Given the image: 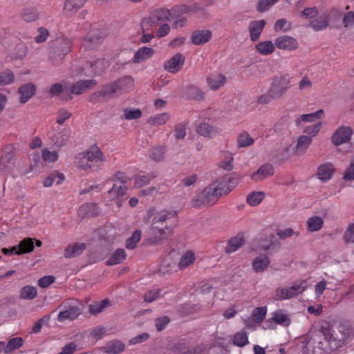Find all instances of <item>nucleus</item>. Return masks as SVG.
<instances>
[{
  "label": "nucleus",
  "mask_w": 354,
  "mask_h": 354,
  "mask_svg": "<svg viewBox=\"0 0 354 354\" xmlns=\"http://www.w3.org/2000/svg\"><path fill=\"white\" fill-rule=\"evenodd\" d=\"M222 188L212 184L198 193L192 201L193 207L198 208L202 205H212L223 195Z\"/></svg>",
  "instance_id": "obj_5"
},
{
  "label": "nucleus",
  "mask_w": 354,
  "mask_h": 354,
  "mask_svg": "<svg viewBox=\"0 0 354 354\" xmlns=\"http://www.w3.org/2000/svg\"><path fill=\"white\" fill-rule=\"evenodd\" d=\"M97 84L95 80H79L75 83L68 84L69 93H64L61 100L68 101L73 99V95H79L93 88Z\"/></svg>",
  "instance_id": "obj_8"
},
{
  "label": "nucleus",
  "mask_w": 354,
  "mask_h": 354,
  "mask_svg": "<svg viewBox=\"0 0 354 354\" xmlns=\"http://www.w3.org/2000/svg\"><path fill=\"white\" fill-rule=\"evenodd\" d=\"M212 37V33L209 30H196L192 32L191 41L194 45H203L208 42Z\"/></svg>",
  "instance_id": "obj_21"
},
{
  "label": "nucleus",
  "mask_w": 354,
  "mask_h": 354,
  "mask_svg": "<svg viewBox=\"0 0 354 354\" xmlns=\"http://www.w3.org/2000/svg\"><path fill=\"white\" fill-rule=\"evenodd\" d=\"M292 298L289 288H277L274 290L273 299L276 301H282L288 299Z\"/></svg>",
  "instance_id": "obj_56"
},
{
  "label": "nucleus",
  "mask_w": 354,
  "mask_h": 354,
  "mask_svg": "<svg viewBox=\"0 0 354 354\" xmlns=\"http://www.w3.org/2000/svg\"><path fill=\"white\" fill-rule=\"evenodd\" d=\"M110 306L111 301L109 299H104L101 301H95L88 306V312L91 315H95Z\"/></svg>",
  "instance_id": "obj_42"
},
{
  "label": "nucleus",
  "mask_w": 354,
  "mask_h": 354,
  "mask_svg": "<svg viewBox=\"0 0 354 354\" xmlns=\"http://www.w3.org/2000/svg\"><path fill=\"white\" fill-rule=\"evenodd\" d=\"M15 81V75L11 70L0 72V86H6Z\"/></svg>",
  "instance_id": "obj_62"
},
{
  "label": "nucleus",
  "mask_w": 354,
  "mask_h": 354,
  "mask_svg": "<svg viewBox=\"0 0 354 354\" xmlns=\"http://www.w3.org/2000/svg\"><path fill=\"white\" fill-rule=\"evenodd\" d=\"M165 152L166 149L165 146H156L151 149L149 156L153 160L160 162L163 160Z\"/></svg>",
  "instance_id": "obj_49"
},
{
  "label": "nucleus",
  "mask_w": 354,
  "mask_h": 354,
  "mask_svg": "<svg viewBox=\"0 0 354 354\" xmlns=\"http://www.w3.org/2000/svg\"><path fill=\"white\" fill-rule=\"evenodd\" d=\"M24 339L20 337H13L8 340V343L4 342L3 353L4 354H10L15 350L19 348L24 344Z\"/></svg>",
  "instance_id": "obj_35"
},
{
  "label": "nucleus",
  "mask_w": 354,
  "mask_h": 354,
  "mask_svg": "<svg viewBox=\"0 0 354 354\" xmlns=\"http://www.w3.org/2000/svg\"><path fill=\"white\" fill-rule=\"evenodd\" d=\"M245 243V239L243 235L238 234L234 237L231 238L228 241V243L225 247V252L227 254H231L239 248H241Z\"/></svg>",
  "instance_id": "obj_29"
},
{
  "label": "nucleus",
  "mask_w": 354,
  "mask_h": 354,
  "mask_svg": "<svg viewBox=\"0 0 354 354\" xmlns=\"http://www.w3.org/2000/svg\"><path fill=\"white\" fill-rule=\"evenodd\" d=\"M124 344L119 340H113L107 343L104 346V350L109 354H117L124 350Z\"/></svg>",
  "instance_id": "obj_40"
},
{
  "label": "nucleus",
  "mask_w": 354,
  "mask_h": 354,
  "mask_svg": "<svg viewBox=\"0 0 354 354\" xmlns=\"http://www.w3.org/2000/svg\"><path fill=\"white\" fill-rule=\"evenodd\" d=\"M185 95L189 100L201 101L205 99L204 92L194 85H189L186 87Z\"/></svg>",
  "instance_id": "obj_33"
},
{
  "label": "nucleus",
  "mask_w": 354,
  "mask_h": 354,
  "mask_svg": "<svg viewBox=\"0 0 354 354\" xmlns=\"http://www.w3.org/2000/svg\"><path fill=\"white\" fill-rule=\"evenodd\" d=\"M57 179L56 184H62L65 179L64 175L57 171H53L44 179L43 182L44 186L46 187H51Z\"/></svg>",
  "instance_id": "obj_38"
},
{
  "label": "nucleus",
  "mask_w": 354,
  "mask_h": 354,
  "mask_svg": "<svg viewBox=\"0 0 354 354\" xmlns=\"http://www.w3.org/2000/svg\"><path fill=\"white\" fill-rule=\"evenodd\" d=\"M73 41L67 37H59L50 43L49 58L52 64L58 66L71 51Z\"/></svg>",
  "instance_id": "obj_4"
},
{
  "label": "nucleus",
  "mask_w": 354,
  "mask_h": 354,
  "mask_svg": "<svg viewBox=\"0 0 354 354\" xmlns=\"http://www.w3.org/2000/svg\"><path fill=\"white\" fill-rule=\"evenodd\" d=\"M195 260L194 253L191 251H187L180 258L178 266L180 269L185 268L192 264Z\"/></svg>",
  "instance_id": "obj_54"
},
{
  "label": "nucleus",
  "mask_w": 354,
  "mask_h": 354,
  "mask_svg": "<svg viewBox=\"0 0 354 354\" xmlns=\"http://www.w3.org/2000/svg\"><path fill=\"white\" fill-rule=\"evenodd\" d=\"M324 115V110L319 109L314 113L301 115L299 118L296 119L295 123L297 126H299L301 122H313L318 119L322 118Z\"/></svg>",
  "instance_id": "obj_37"
},
{
  "label": "nucleus",
  "mask_w": 354,
  "mask_h": 354,
  "mask_svg": "<svg viewBox=\"0 0 354 354\" xmlns=\"http://www.w3.org/2000/svg\"><path fill=\"white\" fill-rule=\"evenodd\" d=\"M21 17L26 22H32L39 17V12L34 8L25 9L21 12Z\"/></svg>",
  "instance_id": "obj_55"
},
{
  "label": "nucleus",
  "mask_w": 354,
  "mask_h": 354,
  "mask_svg": "<svg viewBox=\"0 0 354 354\" xmlns=\"http://www.w3.org/2000/svg\"><path fill=\"white\" fill-rule=\"evenodd\" d=\"M115 178L120 180L122 185H117L116 184H114L112 188L108 191L109 195L113 200L124 196L127 189L125 186V184L127 182V178L123 173L118 171L115 174Z\"/></svg>",
  "instance_id": "obj_13"
},
{
  "label": "nucleus",
  "mask_w": 354,
  "mask_h": 354,
  "mask_svg": "<svg viewBox=\"0 0 354 354\" xmlns=\"http://www.w3.org/2000/svg\"><path fill=\"white\" fill-rule=\"evenodd\" d=\"M302 351L304 354H330L333 351L322 328L305 337Z\"/></svg>",
  "instance_id": "obj_3"
},
{
  "label": "nucleus",
  "mask_w": 354,
  "mask_h": 354,
  "mask_svg": "<svg viewBox=\"0 0 354 354\" xmlns=\"http://www.w3.org/2000/svg\"><path fill=\"white\" fill-rule=\"evenodd\" d=\"M274 174V167L271 164L266 163L262 165L257 171L251 175V178L254 181H260Z\"/></svg>",
  "instance_id": "obj_19"
},
{
  "label": "nucleus",
  "mask_w": 354,
  "mask_h": 354,
  "mask_svg": "<svg viewBox=\"0 0 354 354\" xmlns=\"http://www.w3.org/2000/svg\"><path fill=\"white\" fill-rule=\"evenodd\" d=\"M34 241L35 239L30 237L25 238L21 241L17 245L19 250L20 251L19 254H27L33 251L35 248Z\"/></svg>",
  "instance_id": "obj_43"
},
{
  "label": "nucleus",
  "mask_w": 354,
  "mask_h": 354,
  "mask_svg": "<svg viewBox=\"0 0 354 354\" xmlns=\"http://www.w3.org/2000/svg\"><path fill=\"white\" fill-rule=\"evenodd\" d=\"M111 95L106 89V85H104L102 90L95 92L89 97V101L93 104H97L103 101L107 97H110Z\"/></svg>",
  "instance_id": "obj_47"
},
{
  "label": "nucleus",
  "mask_w": 354,
  "mask_h": 354,
  "mask_svg": "<svg viewBox=\"0 0 354 354\" xmlns=\"http://www.w3.org/2000/svg\"><path fill=\"white\" fill-rule=\"evenodd\" d=\"M98 214V207L95 203H88L80 207L78 215L81 218L93 217Z\"/></svg>",
  "instance_id": "obj_26"
},
{
  "label": "nucleus",
  "mask_w": 354,
  "mask_h": 354,
  "mask_svg": "<svg viewBox=\"0 0 354 354\" xmlns=\"http://www.w3.org/2000/svg\"><path fill=\"white\" fill-rule=\"evenodd\" d=\"M353 131L351 127L342 126L339 127L332 136V142L335 146L348 142Z\"/></svg>",
  "instance_id": "obj_14"
},
{
  "label": "nucleus",
  "mask_w": 354,
  "mask_h": 354,
  "mask_svg": "<svg viewBox=\"0 0 354 354\" xmlns=\"http://www.w3.org/2000/svg\"><path fill=\"white\" fill-rule=\"evenodd\" d=\"M307 225L308 231L317 232L322 228L324 221L318 216H310L307 221Z\"/></svg>",
  "instance_id": "obj_46"
},
{
  "label": "nucleus",
  "mask_w": 354,
  "mask_h": 354,
  "mask_svg": "<svg viewBox=\"0 0 354 354\" xmlns=\"http://www.w3.org/2000/svg\"><path fill=\"white\" fill-rule=\"evenodd\" d=\"M87 0H66L63 8V14L66 17L74 15L86 3Z\"/></svg>",
  "instance_id": "obj_17"
},
{
  "label": "nucleus",
  "mask_w": 354,
  "mask_h": 354,
  "mask_svg": "<svg viewBox=\"0 0 354 354\" xmlns=\"http://www.w3.org/2000/svg\"><path fill=\"white\" fill-rule=\"evenodd\" d=\"M106 37V32L105 30L93 29L85 37L82 46L86 50H93L101 44Z\"/></svg>",
  "instance_id": "obj_10"
},
{
  "label": "nucleus",
  "mask_w": 354,
  "mask_h": 354,
  "mask_svg": "<svg viewBox=\"0 0 354 354\" xmlns=\"http://www.w3.org/2000/svg\"><path fill=\"white\" fill-rule=\"evenodd\" d=\"M274 45L271 41H265L258 43L255 46V48L260 54L266 55L274 52Z\"/></svg>",
  "instance_id": "obj_44"
},
{
  "label": "nucleus",
  "mask_w": 354,
  "mask_h": 354,
  "mask_svg": "<svg viewBox=\"0 0 354 354\" xmlns=\"http://www.w3.org/2000/svg\"><path fill=\"white\" fill-rule=\"evenodd\" d=\"M185 57L181 53L175 54L164 64V68L169 73H176L183 66Z\"/></svg>",
  "instance_id": "obj_15"
},
{
  "label": "nucleus",
  "mask_w": 354,
  "mask_h": 354,
  "mask_svg": "<svg viewBox=\"0 0 354 354\" xmlns=\"http://www.w3.org/2000/svg\"><path fill=\"white\" fill-rule=\"evenodd\" d=\"M290 77L288 75L276 76L272 79L268 93L273 99H279L290 87Z\"/></svg>",
  "instance_id": "obj_7"
},
{
  "label": "nucleus",
  "mask_w": 354,
  "mask_h": 354,
  "mask_svg": "<svg viewBox=\"0 0 354 354\" xmlns=\"http://www.w3.org/2000/svg\"><path fill=\"white\" fill-rule=\"evenodd\" d=\"M169 118V115L167 113L158 114L155 116L150 117L147 120V123L151 125H161L165 124Z\"/></svg>",
  "instance_id": "obj_60"
},
{
  "label": "nucleus",
  "mask_w": 354,
  "mask_h": 354,
  "mask_svg": "<svg viewBox=\"0 0 354 354\" xmlns=\"http://www.w3.org/2000/svg\"><path fill=\"white\" fill-rule=\"evenodd\" d=\"M127 257L126 252L122 248L117 249L111 257L106 261V266H113L122 263Z\"/></svg>",
  "instance_id": "obj_41"
},
{
  "label": "nucleus",
  "mask_w": 354,
  "mask_h": 354,
  "mask_svg": "<svg viewBox=\"0 0 354 354\" xmlns=\"http://www.w3.org/2000/svg\"><path fill=\"white\" fill-rule=\"evenodd\" d=\"M266 24L263 19L252 21L250 23L248 29L251 41H256L259 39Z\"/></svg>",
  "instance_id": "obj_22"
},
{
  "label": "nucleus",
  "mask_w": 354,
  "mask_h": 354,
  "mask_svg": "<svg viewBox=\"0 0 354 354\" xmlns=\"http://www.w3.org/2000/svg\"><path fill=\"white\" fill-rule=\"evenodd\" d=\"M87 160L91 162L93 161H105L106 158L101 149L96 145H92L86 151L83 152Z\"/></svg>",
  "instance_id": "obj_28"
},
{
  "label": "nucleus",
  "mask_w": 354,
  "mask_h": 354,
  "mask_svg": "<svg viewBox=\"0 0 354 354\" xmlns=\"http://www.w3.org/2000/svg\"><path fill=\"white\" fill-rule=\"evenodd\" d=\"M71 129H64L56 136L55 144L59 147L65 145L71 137Z\"/></svg>",
  "instance_id": "obj_57"
},
{
  "label": "nucleus",
  "mask_w": 354,
  "mask_h": 354,
  "mask_svg": "<svg viewBox=\"0 0 354 354\" xmlns=\"http://www.w3.org/2000/svg\"><path fill=\"white\" fill-rule=\"evenodd\" d=\"M270 259L266 255L256 257L252 263V268L257 272H263L269 266Z\"/></svg>",
  "instance_id": "obj_34"
},
{
  "label": "nucleus",
  "mask_w": 354,
  "mask_h": 354,
  "mask_svg": "<svg viewBox=\"0 0 354 354\" xmlns=\"http://www.w3.org/2000/svg\"><path fill=\"white\" fill-rule=\"evenodd\" d=\"M259 248L263 250H276L280 248V243L277 241L275 236L272 234L262 239L259 241Z\"/></svg>",
  "instance_id": "obj_24"
},
{
  "label": "nucleus",
  "mask_w": 354,
  "mask_h": 354,
  "mask_svg": "<svg viewBox=\"0 0 354 354\" xmlns=\"http://www.w3.org/2000/svg\"><path fill=\"white\" fill-rule=\"evenodd\" d=\"M264 197L263 192H252L248 195L246 201L250 205L256 206L263 200Z\"/></svg>",
  "instance_id": "obj_50"
},
{
  "label": "nucleus",
  "mask_w": 354,
  "mask_h": 354,
  "mask_svg": "<svg viewBox=\"0 0 354 354\" xmlns=\"http://www.w3.org/2000/svg\"><path fill=\"white\" fill-rule=\"evenodd\" d=\"M240 178V176L237 173H231L218 179L216 183H218L217 185L219 188H222L221 190L223 194H227L236 186Z\"/></svg>",
  "instance_id": "obj_12"
},
{
  "label": "nucleus",
  "mask_w": 354,
  "mask_h": 354,
  "mask_svg": "<svg viewBox=\"0 0 354 354\" xmlns=\"http://www.w3.org/2000/svg\"><path fill=\"white\" fill-rule=\"evenodd\" d=\"M274 44L279 49L294 50L298 48L297 40L288 35L278 37L274 40Z\"/></svg>",
  "instance_id": "obj_16"
},
{
  "label": "nucleus",
  "mask_w": 354,
  "mask_h": 354,
  "mask_svg": "<svg viewBox=\"0 0 354 354\" xmlns=\"http://www.w3.org/2000/svg\"><path fill=\"white\" fill-rule=\"evenodd\" d=\"M18 93L20 94L19 102L25 104L35 94L36 86L32 83L24 84L18 88Z\"/></svg>",
  "instance_id": "obj_20"
},
{
  "label": "nucleus",
  "mask_w": 354,
  "mask_h": 354,
  "mask_svg": "<svg viewBox=\"0 0 354 354\" xmlns=\"http://www.w3.org/2000/svg\"><path fill=\"white\" fill-rule=\"evenodd\" d=\"M321 328L333 351L347 344L353 335L352 328L346 324H335L329 327L326 323V326L322 325Z\"/></svg>",
  "instance_id": "obj_2"
},
{
  "label": "nucleus",
  "mask_w": 354,
  "mask_h": 354,
  "mask_svg": "<svg viewBox=\"0 0 354 354\" xmlns=\"http://www.w3.org/2000/svg\"><path fill=\"white\" fill-rule=\"evenodd\" d=\"M171 18H174L171 11L163 8L154 10L150 12L148 17L142 19L141 30L142 32L152 30L158 24L170 21Z\"/></svg>",
  "instance_id": "obj_6"
},
{
  "label": "nucleus",
  "mask_w": 354,
  "mask_h": 354,
  "mask_svg": "<svg viewBox=\"0 0 354 354\" xmlns=\"http://www.w3.org/2000/svg\"><path fill=\"white\" fill-rule=\"evenodd\" d=\"M174 350L179 354H193L189 341H179L174 345Z\"/></svg>",
  "instance_id": "obj_52"
},
{
  "label": "nucleus",
  "mask_w": 354,
  "mask_h": 354,
  "mask_svg": "<svg viewBox=\"0 0 354 354\" xmlns=\"http://www.w3.org/2000/svg\"><path fill=\"white\" fill-rule=\"evenodd\" d=\"M140 238L141 231L139 230L134 231L132 235L127 239L125 244L126 248L130 250L134 249L137 243L140 241Z\"/></svg>",
  "instance_id": "obj_59"
},
{
  "label": "nucleus",
  "mask_w": 354,
  "mask_h": 354,
  "mask_svg": "<svg viewBox=\"0 0 354 354\" xmlns=\"http://www.w3.org/2000/svg\"><path fill=\"white\" fill-rule=\"evenodd\" d=\"M154 53V50L152 48L144 46L140 48L135 53L133 58V62L138 64L142 62L147 59L150 58Z\"/></svg>",
  "instance_id": "obj_30"
},
{
  "label": "nucleus",
  "mask_w": 354,
  "mask_h": 354,
  "mask_svg": "<svg viewBox=\"0 0 354 354\" xmlns=\"http://www.w3.org/2000/svg\"><path fill=\"white\" fill-rule=\"evenodd\" d=\"M226 82V77L222 74L211 75L207 77V82L212 90H218L223 86Z\"/></svg>",
  "instance_id": "obj_32"
},
{
  "label": "nucleus",
  "mask_w": 354,
  "mask_h": 354,
  "mask_svg": "<svg viewBox=\"0 0 354 354\" xmlns=\"http://www.w3.org/2000/svg\"><path fill=\"white\" fill-rule=\"evenodd\" d=\"M133 78L129 75L124 76L112 83L106 84V89H108L110 95H113L118 91L127 92L133 86Z\"/></svg>",
  "instance_id": "obj_11"
},
{
  "label": "nucleus",
  "mask_w": 354,
  "mask_h": 354,
  "mask_svg": "<svg viewBox=\"0 0 354 354\" xmlns=\"http://www.w3.org/2000/svg\"><path fill=\"white\" fill-rule=\"evenodd\" d=\"M108 67V62L104 59H98L94 62H88L85 68L91 69V76L101 75Z\"/></svg>",
  "instance_id": "obj_18"
},
{
  "label": "nucleus",
  "mask_w": 354,
  "mask_h": 354,
  "mask_svg": "<svg viewBox=\"0 0 354 354\" xmlns=\"http://www.w3.org/2000/svg\"><path fill=\"white\" fill-rule=\"evenodd\" d=\"M15 148L11 145H6L3 150L0 160V173L3 174L11 173L15 166Z\"/></svg>",
  "instance_id": "obj_9"
},
{
  "label": "nucleus",
  "mask_w": 354,
  "mask_h": 354,
  "mask_svg": "<svg viewBox=\"0 0 354 354\" xmlns=\"http://www.w3.org/2000/svg\"><path fill=\"white\" fill-rule=\"evenodd\" d=\"M335 169L333 165L330 162H326L319 166L317 169V178L323 182L330 180L334 173Z\"/></svg>",
  "instance_id": "obj_23"
},
{
  "label": "nucleus",
  "mask_w": 354,
  "mask_h": 354,
  "mask_svg": "<svg viewBox=\"0 0 354 354\" xmlns=\"http://www.w3.org/2000/svg\"><path fill=\"white\" fill-rule=\"evenodd\" d=\"M248 337L245 331H240L234 334L233 337V344L239 347H243L248 344Z\"/></svg>",
  "instance_id": "obj_58"
},
{
  "label": "nucleus",
  "mask_w": 354,
  "mask_h": 354,
  "mask_svg": "<svg viewBox=\"0 0 354 354\" xmlns=\"http://www.w3.org/2000/svg\"><path fill=\"white\" fill-rule=\"evenodd\" d=\"M196 131L199 135L207 138H212L219 133L217 128L206 122L200 124L196 128Z\"/></svg>",
  "instance_id": "obj_31"
},
{
  "label": "nucleus",
  "mask_w": 354,
  "mask_h": 354,
  "mask_svg": "<svg viewBox=\"0 0 354 354\" xmlns=\"http://www.w3.org/2000/svg\"><path fill=\"white\" fill-rule=\"evenodd\" d=\"M311 142L312 138L310 136H300L297 139L296 154L299 156L304 155Z\"/></svg>",
  "instance_id": "obj_36"
},
{
  "label": "nucleus",
  "mask_w": 354,
  "mask_h": 354,
  "mask_svg": "<svg viewBox=\"0 0 354 354\" xmlns=\"http://www.w3.org/2000/svg\"><path fill=\"white\" fill-rule=\"evenodd\" d=\"M37 288L32 286H26L20 290V298L22 299H33L37 297Z\"/></svg>",
  "instance_id": "obj_48"
},
{
  "label": "nucleus",
  "mask_w": 354,
  "mask_h": 354,
  "mask_svg": "<svg viewBox=\"0 0 354 354\" xmlns=\"http://www.w3.org/2000/svg\"><path fill=\"white\" fill-rule=\"evenodd\" d=\"M274 131L277 134H284L288 131V119L281 118L274 126Z\"/></svg>",
  "instance_id": "obj_61"
},
{
  "label": "nucleus",
  "mask_w": 354,
  "mask_h": 354,
  "mask_svg": "<svg viewBox=\"0 0 354 354\" xmlns=\"http://www.w3.org/2000/svg\"><path fill=\"white\" fill-rule=\"evenodd\" d=\"M329 24V19L326 15L320 16L315 20H313L310 22V27H311L315 31H319L326 29Z\"/></svg>",
  "instance_id": "obj_45"
},
{
  "label": "nucleus",
  "mask_w": 354,
  "mask_h": 354,
  "mask_svg": "<svg viewBox=\"0 0 354 354\" xmlns=\"http://www.w3.org/2000/svg\"><path fill=\"white\" fill-rule=\"evenodd\" d=\"M50 93L53 95L59 96L61 99V97L64 93H69L68 84H65L63 86L60 83L53 84L50 88Z\"/></svg>",
  "instance_id": "obj_51"
},
{
  "label": "nucleus",
  "mask_w": 354,
  "mask_h": 354,
  "mask_svg": "<svg viewBox=\"0 0 354 354\" xmlns=\"http://www.w3.org/2000/svg\"><path fill=\"white\" fill-rule=\"evenodd\" d=\"M75 164L78 168L84 170L91 169L93 167L91 162L87 160L83 153H80L75 156Z\"/></svg>",
  "instance_id": "obj_53"
},
{
  "label": "nucleus",
  "mask_w": 354,
  "mask_h": 354,
  "mask_svg": "<svg viewBox=\"0 0 354 354\" xmlns=\"http://www.w3.org/2000/svg\"><path fill=\"white\" fill-rule=\"evenodd\" d=\"M276 324L283 326H288L290 324V319L288 315L284 313L283 309H278L272 313V318Z\"/></svg>",
  "instance_id": "obj_39"
},
{
  "label": "nucleus",
  "mask_w": 354,
  "mask_h": 354,
  "mask_svg": "<svg viewBox=\"0 0 354 354\" xmlns=\"http://www.w3.org/2000/svg\"><path fill=\"white\" fill-rule=\"evenodd\" d=\"M81 314V309L78 306H70L68 309L61 311L58 316L57 320L62 322L65 320H74Z\"/></svg>",
  "instance_id": "obj_25"
},
{
  "label": "nucleus",
  "mask_w": 354,
  "mask_h": 354,
  "mask_svg": "<svg viewBox=\"0 0 354 354\" xmlns=\"http://www.w3.org/2000/svg\"><path fill=\"white\" fill-rule=\"evenodd\" d=\"M124 118L127 120L139 119L142 116V111L139 109H124Z\"/></svg>",
  "instance_id": "obj_63"
},
{
  "label": "nucleus",
  "mask_w": 354,
  "mask_h": 354,
  "mask_svg": "<svg viewBox=\"0 0 354 354\" xmlns=\"http://www.w3.org/2000/svg\"><path fill=\"white\" fill-rule=\"evenodd\" d=\"M86 248V244L84 243H76L74 245H69L65 248L64 256L66 258H72L80 256L83 253Z\"/></svg>",
  "instance_id": "obj_27"
},
{
  "label": "nucleus",
  "mask_w": 354,
  "mask_h": 354,
  "mask_svg": "<svg viewBox=\"0 0 354 354\" xmlns=\"http://www.w3.org/2000/svg\"><path fill=\"white\" fill-rule=\"evenodd\" d=\"M253 142V138L248 134V133L245 131L241 133L237 138L239 147H245L252 145Z\"/></svg>",
  "instance_id": "obj_64"
},
{
  "label": "nucleus",
  "mask_w": 354,
  "mask_h": 354,
  "mask_svg": "<svg viewBox=\"0 0 354 354\" xmlns=\"http://www.w3.org/2000/svg\"><path fill=\"white\" fill-rule=\"evenodd\" d=\"M177 211L162 209L157 211L153 207L147 210L143 222L151 223L150 235L144 240V244L149 246L162 245L171 238L178 225Z\"/></svg>",
  "instance_id": "obj_1"
}]
</instances>
